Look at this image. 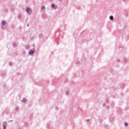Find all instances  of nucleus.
<instances>
[{
  "mask_svg": "<svg viewBox=\"0 0 129 129\" xmlns=\"http://www.w3.org/2000/svg\"><path fill=\"white\" fill-rule=\"evenodd\" d=\"M26 12L28 14H31L32 13V10H31L29 8H27L26 9Z\"/></svg>",
  "mask_w": 129,
  "mask_h": 129,
  "instance_id": "nucleus-1",
  "label": "nucleus"
},
{
  "mask_svg": "<svg viewBox=\"0 0 129 129\" xmlns=\"http://www.w3.org/2000/svg\"><path fill=\"white\" fill-rule=\"evenodd\" d=\"M4 129H7V123L5 122L3 124Z\"/></svg>",
  "mask_w": 129,
  "mask_h": 129,
  "instance_id": "nucleus-2",
  "label": "nucleus"
},
{
  "mask_svg": "<svg viewBox=\"0 0 129 129\" xmlns=\"http://www.w3.org/2000/svg\"><path fill=\"white\" fill-rule=\"evenodd\" d=\"M51 7L53 9H57V7L54 4H52Z\"/></svg>",
  "mask_w": 129,
  "mask_h": 129,
  "instance_id": "nucleus-3",
  "label": "nucleus"
},
{
  "mask_svg": "<svg viewBox=\"0 0 129 129\" xmlns=\"http://www.w3.org/2000/svg\"><path fill=\"white\" fill-rule=\"evenodd\" d=\"M30 55H32V54H34V51L33 50H30L29 51Z\"/></svg>",
  "mask_w": 129,
  "mask_h": 129,
  "instance_id": "nucleus-4",
  "label": "nucleus"
},
{
  "mask_svg": "<svg viewBox=\"0 0 129 129\" xmlns=\"http://www.w3.org/2000/svg\"><path fill=\"white\" fill-rule=\"evenodd\" d=\"M41 10H42V12H45V7H42L41 8Z\"/></svg>",
  "mask_w": 129,
  "mask_h": 129,
  "instance_id": "nucleus-5",
  "label": "nucleus"
},
{
  "mask_svg": "<svg viewBox=\"0 0 129 129\" xmlns=\"http://www.w3.org/2000/svg\"><path fill=\"white\" fill-rule=\"evenodd\" d=\"M6 24V21H2V25H3V26H5Z\"/></svg>",
  "mask_w": 129,
  "mask_h": 129,
  "instance_id": "nucleus-6",
  "label": "nucleus"
},
{
  "mask_svg": "<svg viewBox=\"0 0 129 129\" xmlns=\"http://www.w3.org/2000/svg\"><path fill=\"white\" fill-rule=\"evenodd\" d=\"M110 20L112 21L113 20V16H110Z\"/></svg>",
  "mask_w": 129,
  "mask_h": 129,
  "instance_id": "nucleus-7",
  "label": "nucleus"
},
{
  "mask_svg": "<svg viewBox=\"0 0 129 129\" xmlns=\"http://www.w3.org/2000/svg\"><path fill=\"white\" fill-rule=\"evenodd\" d=\"M124 125H125V126H127V123L126 122H125V123H124Z\"/></svg>",
  "mask_w": 129,
  "mask_h": 129,
  "instance_id": "nucleus-8",
  "label": "nucleus"
},
{
  "mask_svg": "<svg viewBox=\"0 0 129 129\" xmlns=\"http://www.w3.org/2000/svg\"><path fill=\"white\" fill-rule=\"evenodd\" d=\"M67 94L68 95L69 94V92H67Z\"/></svg>",
  "mask_w": 129,
  "mask_h": 129,
  "instance_id": "nucleus-9",
  "label": "nucleus"
},
{
  "mask_svg": "<svg viewBox=\"0 0 129 129\" xmlns=\"http://www.w3.org/2000/svg\"><path fill=\"white\" fill-rule=\"evenodd\" d=\"M89 120H88H88H87V121H88Z\"/></svg>",
  "mask_w": 129,
  "mask_h": 129,
  "instance_id": "nucleus-10",
  "label": "nucleus"
},
{
  "mask_svg": "<svg viewBox=\"0 0 129 129\" xmlns=\"http://www.w3.org/2000/svg\"><path fill=\"white\" fill-rule=\"evenodd\" d=\"M27 27H29V25H27Z\"/></svg>",
  "mask_w": 129,
  "mask_h": 129,
  "instance_id": "nucleus-11",
  "label": "nucleus"
}]
</instances>
